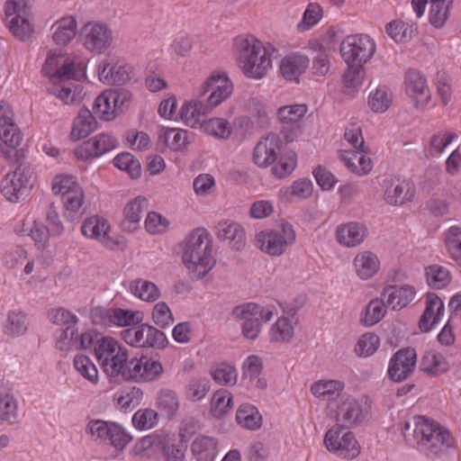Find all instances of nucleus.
Segmentation results:
<instances>
[{
    "instance_id": "nucleus-42",
    "label": "nucleus",
    "mask_w": 461,
    "mask_h": 461,
    "mask_svg": "<svg viewBox=\"0 0 461 461\" xmlns=\"http://www.w3.org/2000/svg\"><path fill=\"white\" fill-rule=\"evenodd\" d=\"M159 140L172 150L179 151L190 143V133L182 129H167L159 135Z\"/></svg>"
},
{
    "instance_id": "nucleus-48",
    "label": "nucleus",
    "mask_w": 461,
    "mask_h": 461,
    "mask_svg": "<svg viewBox=\"0 0 461 461\" xmlns=\"http://www.w3.org/2000/svg\"><path fill=\"white\" fill-rule=\"evenodd\" d=\"M211 375L213 380L223 385H233L237 382V370L231 365L220 363L211 369Z\"/></svg>"
},
{
    "instance_id": "nucleus-16",
    "label": "nucleus",
    "mask_w": 461,
    "mask_h": 461,
    "mask_svg": "<svg viewBox=\"0 0 461 461\" xmlns=\"http://www.w3.org/2000/svg\"><path fill=\"white\" fill-rule=\"evenodd\" d=\"M117 140L108 133H99L81 143L75 149V156L81 160L98 158L114 149Z\"/></svg>"
},
{
    "instance_id": "nucleus-2",
    "label": "nucleus",
    "mask_w": 461,
    "mask_h": 461,
    "mask_svg": "<svg viewBox=\"0 0 461 461\" xmlns=\"http://www.w3.org/2000/svg\"><path fill=\"white\" fill-rule=\"evenodd\" d=\"M182 259L194 278L204 277L214 267L212 243L203 228L194 230L182 244Z\"/></svg>"
},
{
    "instance_id": "nucleus-37",
    "label": "nucleus",
    "mask_w": 461,
    "mask_h": 461,
    "mask_svg": "<svg viewBox=\"0 0 461 461\" xmlns=\"http://www.w3.org/2000/svg\"><path fill=\"white\" fill-rule=\"evenodd\" d=\"M420 369L427 374L438 375L447 371L448 363L441 354L429 350L421 357Z\"/></svg>"
},
{
    "instance_id": "nucleus-12",
    "label": "nucleus",
    "mask_w": 461,
    "mask_h": 461,
    "mask_svg": "<svg viewBox=\"0 0 461 461\" xmlns=\"http://www.w3.org/2000/svg\"><path fill=\"white\" fill-rule=\"evenodd\" d=\"M342 428L330 429L324 437V443L329 451L334 452L345 459H353L360 454V446L352 432L340 435Z\"/></svg>"
},
{
    "instance_id": "nucleus-8",
    "label": "nucleus",
    "mask_w": 461,
    "mask_h": 461,
    "mask_svg": "<svg viewBox=\"0 0 461 461\" xmlns=\"http://www.w3.org/2000/svg\"><path fill=\"white\" fill-rule=\"evenodd\" d=\"M121 336L128 345L136 348H164L167 344L164 332L147 323L123 330Z\"/></svg>"
},
{
    "instance_id": "nucleus-21",
    "label": "nucleus",
    "mask_w": 461,
    "mask_h": 461,
    "mask_svg": "<svg viewBox=\"0 0 461 461\" xmlns=\"http://www.w3.org/2000/svg\"><path fill=\"white\" fill-rule=\"evenodd\" d=\"M415 290L411 285H389L383 293V300L386 303V307L394 311H399L407 306L414 298Z\"/></svg>"
},
{
    "instance_id": "nucleus-53",
    "label": "nucleus",
    "mask_w": 461,
    "mask_h": 461,
    "mask_svg": "<svg viewBox=\"0 0 461 461\" xmlns=\"http://www.w3.org/2000/svg\"><path fill=\"white\" fill-rule=\"evenodd\" d=\"M391 101V94L386 87L382 86L370 93L368 105L375 113H384L389 108Z\"/></svg>"
},
{
    "instance_id": "nucleus-29",
    "label": "nucleus",
    "mask_w": 461,
    "mask_h": 461,
    "mask_svg": "<svg viewBox=\"0 0 461 461\" xmlns=\"http://www.w3.org/2000/svg\"><path fill=\"white\" fill-rule=\"evenodd\" d=\"M212 109L203 98V95H198V98L193 102L185 104L181 109V119L187 126L196 128L201 125L200 118L210 113Z\"/></svg>"
},
{
    "instance_id": "nucleus-27",
    "label": "nucleus",
    "mask_w": 461,
    "mask_h": 461,
    "mask_svg": "<svg viewBox=\"0 0 461 461\" xmlns=\"http://www.w3.org/2000/svg\"><path fill=\"white\" fill-rule=\"evenodd\" d=\"M365 148L356 150H339V157L352 172L360 176L367 175L373 167L371 158L366 157Z\"/></svg>"
},
{
    "instance_id": "nucleus-6",
    "label": "nucleus",
    "mask_w": 461,
    "mask_h": 461,
    "mask_svg": "<svg viewBox=\"0 0 461 461\" xmlns=\"http://www.w3.org/2000/svg\"><path fill=\"white\" fill-rule=\"evenodd\" d=\"M95 357L104 371L109 376H119L122 366L129 358L128 350L115 339H103L95 348Z\"/></svg>"
},
{
    "instance_id": "nucleus-20",
    "label": "nucleus",
    "mask_w": 461,
    "mask_h": 461,
    "mask_svg": "<svg viewBox=\"0 0 461 461\" xmlns=\"http://www.w3.org/2000/svg\"><path fill=\"white\" fill-rule=\"evenodd\" d=\"M415 195V188L405 180H387L384 191V200L391 205H400L410 202Z\"/></svg>"
},
{
    "instance_id": "nucleus-38",
    "label": "nucleus",
    "mask_w": 461,
    "mask_h": 461,
    "mask_svg": "<svg viewBox=\"0 0 461 461\" xmlns=\"http://www.w3.org/2000/svg\"><path fill=\"white\" fill-rule=\"evenodd\" d=\"M428 285L432 289H443L451 282L449 270L440 265H430L425 268Z\"/></svg>"
},
{
    "instance_id": "nucleus-41",
    "label": "nucleus",
    "mask_w": 461,
    "mask_h": 461,
    "mask_svg": "<svg viewBox=\"0 0 461 461\" xmlns=\"http://www.w3.org/2000/svg\"><path fill=\"white\" fill-rule=\"evenodd\" d=\"M233 407L232 394L227 390L216 391L211 400V414L216 419H221Z\"/></svg>"
},
{
    "instance_id": "nucleus-50",
    "label": "nucleus",
    "mask_w": 461,
    "mask_h": 461,
    "mask_svg": "<svg viewBox=\"0 0 461 461\" xmlns=\"http://www.w3.org/2000/svg\"><path fill=\"white\" fill-rule=\"evenodd\" d=\"M158 412L149 408L137 411L132 417V424L139 430L151 429L158 424Z\"/></svg>"
},
{
    "instance_id": "nucleus-30",
    "label": "nucleus",
    "mask_w": 461,
    "mask_h": 461,
    "mask_svg": "<svg viewBox=\"0 0 461 461\" xmlns=\"http://www.w3.org/2000/svg\"><path fill=\"white\" fill-rule=\"evenodd\" d=\"M336 234L339 243L342 246L356 247L366 237V229L358 222H348L339 226Z\"/></svg>"
},
{
    "instance_id": "nucleus-35",
    "label": "nucleus",
    "mask_w": 461,
    "mask_h": 461,
    "mask_svg": "<svg viewBox=\"0 0 461 461\" xmlns=\"http://www.w3.org/2000/svg\"><path fill=\"white\" fill-rule=\"evenodd\" d=\"M217 237L220 240H229L232 248L239 250L245 243V233L243 228L237 222H220L217 226Z\"/></svg>"
},
{
    "instance_id": "nucleus-23",
    "label": "nucleus",
    "mask_w": 461,
    "mask_h": 461,
    "mask_svg": "<svg viewBox=\"0 0 461 461\" xmlns=\"http://www.w3.org/2000/svg\"><path fill=\"white\" fill-rule=\"evenodd\" d=\"M148 211L147 199L138 196L124 207V218L121 221V227L123 230L133 232L140 227V221L142 216Z\"/></svg>"
},
{
    "instance_id": "nucleus-39",
    "label": "nucleus",
    "mask_w": 461,
    "mask_h": 461,
    "mask_svg": "<svg viewBox=\"0 0 461 461\" xmlns=\"http://www.w3.org/2000/svg\"><path fill=\"white\" fill-rule=\"evenodd\" d=\"M54 26L56 30L52 38L58 45H66L76 36L77 22L72 16L61 18Z\"/></svg>"
},
{
    "instance_id": "nucleus-28",
    "label": "nucleus",
    "mask_w": 461,
    "mask_h": 461,
    "mask_svg": "<svg viewBox=\"0 0 461 461\" xmlns=\"http://www.w3.org/2000/svg\"><path fill=\"white\" fill-rule=\"evenodd\" d=\"M310 64L307 56L300 53H291L285 56L280 64V71L287 80H297L305 72Z\"/></svg>"
},
{
    "instance_id": "nucleus-47",
    "label": "nucleus",
    "mask_w": 461,
    "mask_h": 461,
    "mask_svg": "<svg viewBox=\"0 0 461 461\" xmlns=\"http://www.w3.org/2000/svg\"><path fill=\"white\" fill-rule=\"evenodd\" d=\"M452 0H430L429 22L436 27H442L448 16V8Z\"/></svg>"
},
{
    "instance_id": "nucleus-26",
    "label": "nucleus",
    "mask_w": 461,
    "mask_h": 461,
    "mask_svg": "<svg viewBox=\"0 0 461 461\" xmlns=\"http://www.w3.org/2000/svg\"><path fill=\"white\" fill-rule=\"evenodd\" d=\"M49 93L59 98L64 104H78L84 99L83 87L73 82L53 81Z\"/></svg>"
},
{
    "instance_id": "nucleus-9",
    "label": "nucleus",
    "mask_w": 461,
    "mask_h": 461,
    "mask_svg": "<svg viewBox=\"0 0 461 461\" xmlns=\"http://www.w3.org/2000/svg\"><path fill=\"white\" fill-rule=\"evenodd\" d=\"M375 52V43L366 34H356L346 37L340 44L341 57L346 63L367 62Z\"/></svg>"
},
{
    "instance_id": "nucleus-43",
    "label": "nucleus",
    "mask_w": 461,
    "mask_h": 461,
    "mask_svg": "<svg viewBox=\"0 0 461 461\" xmlns=\"http://www.w3.org/2000/svg\"><path fill=\"white\" fill-rule=\"evenodd\" d=\"M111 95H107V90L98 95L93 104L92 113L104 121H111L118 115L114 105L113 104Z\"/></svg>"
},
{
    "instance_id": "nucleus-58",
    "label": "nucleus",
    "mask_w": 461,
    "mask_h": 461,
    "mask_svg": "<svg viewBox=\"0 0 461 461\" xmlns=\"http://www.w3.org/2000/svg\"><path fill=\"white\" fill-rule=\"evenodd\" d=\"M307 113L305 104L285 105L278 109L277 117L284 123L297 122Z\"/></svg>"
},
{
    "instance_id": "nucleus-63",
    "label": "nucleus",
    "mask_w": 461,
    "mask_h": 461,
    "mask_svg": "<svg viewBox=\"0 0 461 461\" xmlns=\"http://www.w3.org/2000/svg\"><path fill=\"white\" fill-rule=\"evenodd\" d=\"M77 342L76 327L61 329L57 332L56 348L61 351L77 348Z\"/></svg>"
},
{
    "instance_id": "nucleus-32",
    "label": "nucleus",
    "mask_w": 461,
    "mask_h": 461,
    "mask_svg": "<svg viewBox=\"0 0 461 461\" xmlns=\"http://www.w3.org/2000/svg\"><path fill=\"white\" fill-rule=\"evenodd\" d=\"M96 125L92 112L87 108H81L73 122L70 136L75 140L84 139L96 129Z\"/></svg>"
},
{
    "instance_id": "nucleus-5",
    "label": "nucleus",
    "mask_w": 461,
    "mask_h": 461,
    "mask_svg": "<svg viewBox=\"0 0 461 461\" xmlns=\"http://www.w3.org/2000/svg\"><path fill=\"white\" fill-rule=\"evenodd\" d=\"M296 235L292 224L287 221L281 223L276 230H263L255 237L256 246L270 256H281L286 248L295 240Z\"/></svg>"
},
{
    "instance_id": "nucleus-15",
    "label": "nucleus",
    "mask_w": 461,
    "mask_h": 461,
    "mask_svg": "<svg viewBox=\"0 0 461 461\" xmlns=\"http://www.w3.org/2000/svg\"><path fill=\"white\" fill-rule=\"evenodd\" d=\"M417 354L414 348H401L392 357L388 366L389 378L396 383L408 379L414 372Z\"/></svg>"
},
{
    "instance_id": "nucleus-19",
    "label": "nucleus",
    "mask_w": 461,
    "mask_h": 461,
    "mask_svg": "<svg viewBox=\"0 0 461 461\" xmlns=\"http://www.w3.org/2000/svg\"><path fill=\"white\" fill-rule=\"evenodd\" d=\"M344 387V383L339 380H321L312 384L311 392L315 397L328 402V408L333 411L340 396L346 394Z\"/></svg>"
},
{
    "instance_id": "nucleus-24",
    "label": "nucleus",
    "mask_w": 461,
    "mask_h": 461,
    "mask_svg": "<svg viewBox=\"0 0 461 461\" xmlns=\"http://www.w3.org/2000/svg\"><path fill=\"white\" fill-rule=\"evenodd\" d=\"M110 225L107 221L100 216H92L85 220L82 224V233L88 238L95 239L112 248L115 242L108 236Z\"/></svg>"
},
{
    "instance_id": "nucleus-51",
    "label": "nucleus",
    "mask_w": 461,
    "mask_h": 461,
    "mask_svg": "<svg viewBox=\"0 0 461 461\" xmlns=\"http://www.w3.org/2000/svg\"><path fill=\"white\" fill-rule=\"evenodd\" d=\"M210 391V382L206 378H192L185 387L188 400L198 402L203 400Z\"/></svg>"
},
{
    "instance_id": "nucleus-52",
    "label": "nucleus",
    "mask_w": 461,
    "mask_h": 461,
    "mask_svg": "<svg viewBox=\"0 0 461 461\" xmlns=\"http://www.w3.org/2000/svg\"><path fill=\"white\" fill-rule=\"evenodd\" d=\"M116 167L126 171L131 178H138L140 176V163L131 153L125 152L117 155L113 158Z\"/></svg>"
},
{
    "instance_id": "nucleus-7",
    "label": "nucleus",
    "mask_w": 461,
    "mask_h": 461,
    "mask_svg": "<svg viewBox=\"0 0 461 461\" xmlns=\"http://www.w3.org/2000/svg\"><path fill=\"white\" fill-rule=\"evenodd\" d=\"M32 172L31 168L27 166L20 165L2 179L0 192L12 203L24 200L32 187Z\"/></svg>"
},
{
    "instance_id": "nucleus-49",
    "label": "nucleus",
    "mask_w": 461,
    "mask_h": 461,
    "mask_svg": "<svg viewBox=\"0 0 461 461\" xmlns=\"http://www.w3.org/2000/svg\"><path fill=\"white\" fill-rule=\"evenodd\" d=\"M142 312L122 308H113V325L129 327L140 324L142 321Z\"/></svg>"
},
{
    "instance_id": "nucleus-18",
    "label": "nucleus",
    "mask_w": 461,
    "mask_h": 461,
    "mask_svg": "<svg viewBox=\"0 0 461 461\" xmlns=\"http://www.w3.org/2000/svg\"><path fill=\"white\" fill-rule=\"evenodd\" d=\"M406 92L417 108L425 106L430 99L426 78L417 70L410 69L405 76Z\"/></svg>"
},
{
    "instance_id": "nucleus-22",
    "label": "nucleus",
    "mask_w": 461,
    "mask_h": 461,
    "mask_svg": "<svg viewBox=\"0 0 461 461\" xmlns=\"http://www.w3.org/2000/svg\"><path fill=\"white\" fill-rule=\"evenodd\" d=\"M442 300L434 293L426 294V308L420 316L419 327L421 331L428 332L439 321L444 312Z\"/></svg>"
},
{
    "instance_id": "nucleus-45",
    "label": "nucleus",
    "mask_w": 461,
    "mask_h": 461,
    "mask_svg": "<svg viewBox=\"0 0 461 461\" xmlns=\"http://www.w3.org/2000/svg\"><path fill=\"white\" fill-rule=\"evenodd\" d=\"M294 335V326L286 317L279 318L269 331V338L273 342H289Z\"/></svg>"
},
{
    "instance_id": "nucleus-3",
    "label": "nucleus",
    "mask_w": 461,
    "mask_h": 461,
    "mask_svg": "<svg viewBox=\"0 0 461 461\" xmlns=\"http://www.w3.org/2000/svg\"><path fill=\"white\" fill-rule=\"evenodd\" d=\"M235 47L239 52V66L244 75L254 79L264 77L272 61L261 41L252 36L238 37Z\"/></svg>"
},
{
    "instance_id": "nucleus-17",
    "label": "nucleus",
    "mask_w": 461,
    "mask_h": 461,
    "mask_svg": "<svg viewBox=\"0 0 461 461\" xmlns=\"http://www.w3.org/2000/svg\"><path fill=\"white\" fill-rule=\"evenodd\" d=\"M283 141L277 134L270 133L260 139L253 151V161L259 167H267L279 158Z\"/></svg>"
},
{
    "instance_id": "nucleus-4",
    "label": "nucleus",
    "mask_w": 461,
    "mask_h": 461,
    "mask_svg": "<svg viewBox=\"0 0 461 461\" xmlns=\"http://www.w3.org/2000/svg\"><path fill=\"white\" fill-rule=\"evenodd\" d=\"M31 8L27 0H8L5 5V25L12 34L21 40L29 39L33 29L29 22Z\"/></svg>"
},
{
    "instance_id": "nucleus-54",
    "label": "nucleus",
    "mask_w": 461,
    "mask_h": 461,
    "mask_svg": "<svg viewBox=\"0 0 461 461\" xmlns=\"http://www.w3.org/2000/svg\"><path fill=\"white\" fill-rule=\"evenodd\" d=\"M380 345V339L375 333H365L362 335L356 347L355 352L360 357H369L373 355Z\"/></svg>"
},
{
    "instance_id": "nucleus-40",
    "label": "nucleus",
    "mask_w": 461,
    "mask_h": 461,
    "mask_svg": "<svg viewBox=\"0 0 461 461\" xmlns=\"http://www.w3.org/2000/svg\"><path fill=\"white\" fill-rule=\"evenodd\" d=\"M156 405L162 413L172 419L179 409V399L173 390L161 389L157 395Z\"/></svg>"
},
{
    "instance_id": "nucleus-14",
    "label": "nucleus",
    "mask_w": 461,
    "mask_h": 461,
    "mask_svg": "<svg viewBox=\"0 0 461 461\" xmlns=\"http://www.w3.org/2000/svg\"><path fill=\"white\" fill-rule=\"evenodd\" d=\"M84 46L91 51L102 53L113 43V32L104 23L89 22L80 30Z\"/></svg>"
},
{
    "instance_id": "nucleus-55",
    "label": "nucleus",
    "mask_w": 461,
    "mask_h": 461,
    "mask_svg": "<svg viewBox=\"0 0 461 461\" xmlns=\"http://www.w3.org/2000/svg\"><path fill=\"white\" fill-rule=\"evenodd\" d=\"M386 303L383 300V297L375 299L369 302L366 307V313L362 320L366 326H372L377 323L384 315Z\"/></svg>"
},
{
    "instance_id": "nucleus-60",
    "label": "nucleus",
    "mask_w": 461,
    "mask_h": 461,
    "mask_svg": "<svg viewBox=\"0 0 461 461\" xmlns=\"http://www.w3.org/2000/svg\"><path fill=\"white\" fill-rule=\"evenodd\" d=\"M142 398V392L132 387L129 390L122 391L116 398L117 405L121 410L126 411L138 406Z\"/></svg>"
},
{
    "instance_id": "nucleus-13",
    "label": "nucleus",
    "mask_w": 461,
    "mask_h": 461,
    "mask_svg": "<svg viewBox=\"0 0 461 461\" xmlns=\"http://www.w3.org/2000/svg\"><path fill=\"white\" fill-rule=\"evenodd\" d=\"M233 91V86L225 73H213L204 82L200 95L213 109L228 99Z\"/></svg>"
},
{
    "instance_id": "nucleus-25",
    "label": "nucleus",
    "mask_w": 461,
    "mask_h": 461,
    "mask_svg": "<svg viewBox=\"0 0 461 461\" xmlns=\"http://www.w3.org/2000/svg\"><path fill=\"white\" fill-rule=\"evenodd\" d=\"M99 79L106 84L122 85L129 82L132 77V68L129 65H110L102 62L98 66Z\"/></svg>"
},
{
    "instance_id": "nucleus-44",
    "label": "nucleus",
    "mask_w": 461,
    "mask_h": 461,
    "mask_svg": "<svg viewBox=\"0 0 461 461\" xmlns=\"http://www.w3.org/2000/svg\"><path fill=\"white\" fill-rule=\"evenodd\" d=\"M416 28L413 24L402 21H393L386 24V33L395 42L408 41L412 38Z\"/></svg>"
},
{
    "instance_id": "nucleus-59",
    "label": "nucleus",
    "mask_w": 461,
    "mask_h": 461,
    "mask_svg": "<svg viewBox=\"0 0 461 461\" xmlns=\"http://www.w3.org/2000/svg\"><path fill=\"white\" fill-rule=\"evenodd\" d=\"M141 382L153 381L160 376L163 372L162 365L158 360H153L147 356L140 357Z\"/></svg>"
},
{
    "instance_id": "nucleus-57",
    "label": "nucleus",
    "mask_w": 461,
    "mask_h": 461,
    "mask_svg": "<svg viewBox=\"0 0 461 461\" xmlns=\"http://www.w3.org/2000/svg\"><path fill=\"white\" fill-rule=\"evenodd\" d=\"M276 164L272 167V173L278 178H284L289 176L296 167V155L294 152H288L280 156Z\"/></svg>"
},
{
    "instance_id": "nucleus-34",
    "label": "nucleus",
    "mask_w": 461,
    "mask_h": 461,
    "mask_svg": "<svg viewBox=\"0 0 461 461\" xmlns=\"http://www.w3.org/2000/svg\"><path fill=\"white\" fill-rule=\"evenodd\" d=\"M236 421L244 429L256 430L262 426V416L254 405L242 403L236 411Z\"/></svg>"
},
{
    "instance_id": "nucleus-31",
    "label": "nucleus",
    "mask_w": 461,
    "mask_h": 461,
    "mask_svg": "<svg viewBox=\"0 0 461 461\" xmlns=\"http://www.w3.org/2000/svg\"><path fill=\"white\" fill-rule=\"evenodd\" d=\"M356 274L360 279L366 280L374 276L379 269L380 261L371 251L357 254L353 261Z\"/></svg>"
},
{
    "instance_id": "nucleus-62",
    "label": "nucleus",
    "mask_w": 461,
    "mask_h": 461,
    "mask_svg": "<svg viewBox=\"0 0 461 461\" xmlns=\"http://www.w3.org/2000/svg\"><path fill=\"white\" fill-rule=\"evenodd\" d=\"M17 417L15 399L9 394L0 398V420L9 424H14L17 421Z\"/></svg>"
},
{
    "instance_id": "nucleus-11",
    "label": "nucleus",
    "mask_w": 461,
    "mask_h": 461,
    "mask_svg": "<svg viewBox=\"0 0 461 461\" xmlns=\"http://www.w3.org/2000/svg\"><path fill=\"white\" fill-rule=\"evenodd\" d=\"M334 418L339 428L348 429L361 424L366 416L361 402L351 395H341L334 406Z\"/></svg>"
},
{
    "instance_id": "nucleus-64",
    "label": "nucleus",
    "mask_w": 461,
    "mask_h": 461,
    "mask_svg": "<svg viewBox=\"0 0 461 461\" xmlns=\"http://www.w3.org/2000/svg\"><path fill=\"white\" fill-rule=\"evenodd\" d=\"M456 134L451 131H439L435 133L430 140L429 152L436 156L441 154L444 149L456 138Z\"/></svg>"
},
{
    "instance_id": "nucleus-33",
    "label": "nucleus",
    "mask_w": 461,
    "mask_h": 461,
    "mask_svg": "<svg viewBox=\"0 0 461 461\" xmlns=\"http://www.w3.org/2000/svg\"><path fill=\"white\" fill-rule=\"evenodd\" d=\"M217 440L209 436L195 438L191 445V451L197 461H214L218 449Z\"/></svg>"
},
{
    "instance_id": "nucleus-46",
    "label": "nucleus",
    "mask_w": 461,
    "mask_h": 461,
    "mask_svg": "<svg viewBox=\"0 0 461 461\" xmlns=\"http://www.w3.org/2000/svg\"><path fill=\"white\" fill-rule=\"evenodd\" d=\"M204 132L217 139L226 140L231 133L229 122L223 118H212L201 124Z\"/></svg>"
},
{
    "instance_id": "nucleus-61",
    "label": "nucleus",
    "mask_w": 461,
    "mask_h": 461,
    "mask_svg": "<svg viewBox=\"0 0 461 461\" xmlns=\"http://www.w3.org/2000/svg\"><path fill=\"white\" fill-rule=\"evenodd\" d=\"M321 16L322 9L321 5L316 3L309 4L304 11L302 21L297 24L298 31L309 30L320 21Z\"/></svg>"
},
{
    "instance_id": "nucleus-10",
    "label": "nucleus",
    "mask_w": 461,
    "mask_h": 461,
    "mask_svg": "<svg viewBox=\"0 0 461 461\" xmlns=\"http://www.w3.org/2000/svg\"><path fill=\"white\" fill-rule=\"evenodd\" d=\"M13 117L14 113L11 106L7 103L1 101L0 139L6 148L0 146V149L5 158H11L13 151L17 152L15 149L23 140V135L17 125L14 122Z\"/></svg>"
},
{
    "instance_id": "nucleus-36",
    "label": "nucleus",
    "mask_w": 461,
    "mask_h": 461,
    "mask_svg": "<svg viewBox=\"0 0 461 461\" xmlns=\"http://www.w3.org/2000/svg\"><path fill=\"white\" fill-rule=\"evenodd\" d=\"M130 291L135 297L148 303H153L160 296V290L153 282L141 278L131 282Z\"/></svg>"
},
{
    "instance_id": "nucleus-1",
    "label": "nucleus",
    "mask_w": 461,
    "mask_h": 461,
    "mask_svg": "<svg viewBox=\"0 0 461 461\" xmlns=\"http://www.w3.org/2000/svg\"><path fill=\"white\" fill-rule=\"evenodd\" d=\"M402 431L406 444L429 459L440 457L450 447L448 430L424 416L408 419Z\"/></svg>"
},
{
    "instance_id": "nucleus-56",
    "label": "nucleus",
    "mask_w": 461,
    "mask_h": 461,
    "mask_svg": "<svg viewBox=\"0 0 461 461\" xmlns=\"http://www.w3.org/2000/svg\"><path fill=\"white\" fill-rule=\"evenodd\" d=\"M74 366L78 373L92 383L98 381V371L91 359L85 355H77L74 358Z\"/></svg>"
}]
</instances>
